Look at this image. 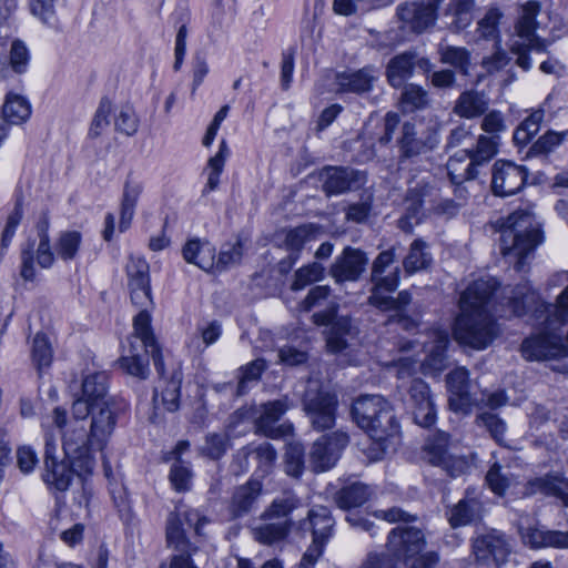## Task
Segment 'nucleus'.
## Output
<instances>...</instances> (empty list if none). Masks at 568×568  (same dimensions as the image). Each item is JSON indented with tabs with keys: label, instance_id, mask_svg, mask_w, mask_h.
I'll return each instance as SVG.
<instances>
[{
	"label": "nucleus",
	"instance_id": "obj_1",
	"mask_svg": "<svg viewBox=\"0 0 568 568\" xmlns=\"http://www.w3.org/2000/svg\"><path fill=\"white\" fill-rule=\"evenodd\" d=\"M509 307L516 316H523L527 310L534 308L532 316L540 321L541 332L521 344V354L526 359L547 361L568 356V345L555 333L568 321V286L556 304H549L540 301L528 284L518 285L511 291Z\"/></svg>",
	"mask_w": 568,
	"mask_h": 568
},
{
	"label": "nucleus",
	"instance_id": "obj_2",
	"mask_svg": "<svg viewBox=\"0 0 568 568\" xmlns=\"http://www.w3.org/2000/svg\"><path fill=\"white\" fill-rule=\"evenodd\" d=\"M496 288V280L480 278L463 292L459 300L460 314L454 326L457 342L475 349H484L496 338L497 325L487 310L488 301Z\"/></svg>",
	"mask_w": 568,
	"mask_h": 568
},
{
	"label": "nucleus",
	"instance_id": "obj_3",
	"mask_svg": "<svg viewBox=\"0 0 568 568\" xmlns=\"http://www.w3.org/2000/svg\"><path fill=\"white\" fill-rule=\"evenodd\" d=\"M352 415L378 447L376 458H381L389 448L394 449L399 437V424L393 407L384 397L361 396L352 406Z\"/></svg>",
	"mask_w": 568,
	"mask_h": 568
},
{
	"label": "nucleus",
	"instance_id": "obj_4",
	"mask_svg": "<svg viewBox=\"0 0 568 568\" xmlns=\"http://www.w3.org/2000/svg\"><path fill=\"white\" fill-rule=\"evenodd\" d=\"M500 254L521 271L526 256L542 241L540 224L529 210H518L496 222Z\"/></svg>",
	"mask_w": 568,
	"mask_h": 568
},
{
	"label": "nucleus",
	"instance_id": "obj_5",
	"mask_svg": "<svg viewBox=\"0 0 568 568\" xmlns=\"http://www.w3.org/2000/svg\"><path fill=\"white\" fill-rule=\"evenodd\" d=\"M207 524L206 517L195 509L171 513L166 520V544L174 554L169 562L161 564L160 568H197L192 556L197 548L185 536L184 525L193 527L196 535H202V528Z\"/></svg>",
	"mask_w": 568,
	"mask_h": 568
},
{
	"label": "nucleus",
	"instance_id": "obj_6",
	"mask_svg": "<svg viewBox=\"0 0 568 568\" xmlns=\"http://www.w3.org/2000/svg\"><path fill=\"white\" fill-rule=\"evenodd\" d=\"M49 227V214L42 212L36 224L38 244L34 239H28L21 248L20 275L24 281H34L37 275L34 261L41 268H50L54 264L55 256L51 247Z\"/></svg>",
	"mask_w": 568,
	"mask_h": 568
},
{
	"label": "nucleus",
	"instance_id": "obj_7",
	"mask_svg": "<svg viewBox=\"0 0 568 568\" xmlns=\"http://www.w3.org/2000/svg\"><path fill=\"white\" fill-rule=\"evenodd\" d=\"M307 519L301 523V529H310L313 536V544L307 548L300 562L298 568H312L322 556L325 542L332 535L334 519L327 507L317 506L308 510Z\"/></svg>",
	"mask_w": 568,
	"mask_h": 568
},
{
	"label": "nucleus",
	"instance_id": "obj_8",
	"mask_svg": "<svg viewBox=\"0 0 568 568\" xmlns=\"http://www.w3.org/2000/svg\"><path fill=\"white\" fill-rule=\"evenodd\" d=\"M304 409L316 430L332 428L335 423L336 396L317 389V383L308 381L304 395Z\"/></svg>",
	"mask_w": 568,
	"mask_h": 568
},
{
	"label": "nucleus",
	"instance_id": "obj_9",
	"mask_svg": "<svg viewBox=\"0 0 568 568\" xmlns=\"http://www.w3.org/2000/svg\"><path fill=\"white\" fill-rule=\"evenodd\" d=\"M449 393V407L455 413L468 414L474 406L484 400V394L478 396L475 385L469 379V372L465 367H457L446 376Z\"/></svg>",
	"mask_w": 568,
	"mask_h": 568
},
{
	"label": "nucleus",
	"instance_id": "obj_10",
	"mask_svg": "<svg viewBox=\"0 0 568 568\" xmlns=\"http://www.w3.org/2000/svg\"><path fill=\"white\" fill-rule=\"evenodd\" d=\"M444 0H418L400 3L396 16L403 29L422 34L433 28L437 21V10Z\"/></svg>",
	"mask_w": 568,
	"mask_h": 568
},
{
	"label": "nucleus",
	"instance_id": "obj_11",
	"mask_svg": "<svg viewBox=\"0 0 568 568\" xmlns=\"http://www.w3.org/2000/svg\"><path fill=\"white\" fill-rule=\"evenodd\" d=\"M473 554L477 561L496 565L505 562L511 552L509 538L500 530L488 529L473 538Z\"/></svg>",
	"mask_w": 568,
	"mask_h": 568
},
{
	"label": "nucleus",
	"instance_id": "obj_12",
	"mask_svg": "<svg viewBox=\"0 0 568 568\" xmlns=\"http://www.w3.org/2000/svg\"><path fill=\"white\" fill-rule=\"evenodd\" d=\"M423 458L430 465L440 467L452 477L460 476L468 469V463L464 457L448 452V435L443 432L428 439Z\"/></svg>",
	"mask_w": 568,
	"mask_h": 568
},
{
	"label": "nucleus",
	"instance_id": "obj_13",
	"mask_svg": "<svg viewBox=\"0 0 568 568\" xmlns=\"http://www.w3.org/2000/svg\"><path fill=\"white\" fill-rule=\"evenodd\" d=\"M337 308V303L331 302L325 311L316 312L312 315L314 324L318 326L332 323L326 337V346L332 353H337L346 348L348 337L353 335L354 331L352 321L348 317H338L333 322Z\"/></svg>",
	"mask_w": 568,
	"mask_h": 568
},
{
	"label": "nucleus",
	"instance_id": "obj_14",
	"mask_svg": "<svg viewBox=\"0 0 568 568\" xmlns=\"http://www.w3.org/2000/svg\"><path fill=\"white\" fill-rule=\"evenodd\" d=\"M368 265V257L359 248L347 246L337 255L328 268V275L336 284L356 282Z\"/></svg>",
	"mask_w": 568,
	"mask_h": 568
},
{
	"label": "nucleus",
	"instance_id": "obj_15",
	"mask_svg": "<svg viewBox=\"0 0 568 568\" xmlns=\"http://www.w3.org/2000/svg\"><path fill=\"white\" fill-rule=\"evenodd\" d=\"M527 172L521 165L499 160L493 166L491 190L497 196H509L521 190Z\"/></svg>",
	"mask_w": 568,
	"mask_h": 568
},
{
	"label": "nucleus",
	"instance_id": "obj_16",
	"mask_svg": "<svg viewBox=\"0 0 568 568\" xmlns=\"http://www.w3.org/2000/svg\"><path fill=\"white\" fill-rule=\"evenodd\" d=\"M348 437L345 433L336 432L331 435H324L318 438L311 452V464L314 471H325L332 468L342 452L347 445Z\"/></svg>",
	"mask_w": 568,
	"mask_h": 568
},
{
	"label": "nucleus",
	"instance_id": "obj_17",
	"mask_svg": "<svg viewBox=\"0 0 568 568\" xmlns=\"http://www.w3.org/2000/svg\"><path fill=\"white\" fill-rule=\"evenodd\" d=\"M541 6L536 0L527 1L521 6L520 16L515 24V31L520 41L534 52H546L549 41L536 36L538 23L536 17L540 12Z\"/></svg>",
	"mask_w": 568,
	"mask_h": 568
},
{
	"label": "nucleus",
	"instance_id": "obj_18",
	"mask_svg": "<svg viewBox=\"0 0 568 568\" xmlns=\"http://www.w3.org/2000/svg\"><path fill=\"white\" fill-rule=\"evenodd\" d=\"M128 286L132 303L138 307L152 305L149 264L144 258L130 257L126 264Z\"/></svg>",
	"mask_w": 568,
	"mask_h": 568
},
{
	"label": "nucleus",
	"instance_id": "obj_19",
	"mask_svg": "<svg viewBox=\"0 0 568 568\" xmlns=\"http://www.w3.org/2000/svg\"><path fill=\"white\" fill-rule=\"evenodd\" d=\"M407 405L410 407L414 420L422 427H430L436 420V410L428 385L415 378L408 388Z\"/></svg>",
	"mask_w": 568,
	"mask_h": 568
},
{
	"label": "nucleus",
	"instance_id": "obj_20",
	"mask_svg": "<svg viewBox=\"0 0 568 568\" xmlns=\"http://www.w3.org/2000/svg\"><path fill=\"white\" fill-rule=\"evenodd\" d=\"M322 190L327 196L343 194L363 183L359 171L344 166H325L320 172Z\"/></svg>",
	"mask_w": 568,
	"mask_h": 568
},
{
	"label": "nucleus",
	"instance_id": "obj_21",
	"mask_svg": "<svg viewBox=\"0 0 568 568\" xmlns=\"http://www.w3.org/2000/svg\"><path fill=\"white\" fill-rule=\"evenodd\" d=\"M449 335L444 329H435L428 341L424 342L425 358L420 361V368L426 375H437L447 367L446 348Z\"/></svg>",
	"mask_w": 568,
	"mask_h": 568
},
{
	"label": "nucleus",
	"instance_id": "obj_22",
	"mask_svg": "<svg viewBox=\"0 0 568 568\" xmlns=\"http://www.w3.org/2000/svg\"><path fill=\"white\" fill-rule=\"evenodd\" d=\"M148 307H140L141 311L133 320L134 332L129 338V343L138 344L142 347H151V355L155 369L160 376L164 374V364L162 359L161 351L155 342L154 335L151 329V316L148 312Z\"/></svg>",
	"mask_w": 568,
	"mask_h": 568
},
{
	"label": "nucleus",
	"instance_id": "obj_23",
	"mask_svg": "<svg viewBox=\"0 0 568 568\" xmlns=\"http://www.w3.org/2000/svg\"><path fill=\"white\" fill-rule=\"evenodd\" d=\"M425 546L422 530L413 527H396L388 535V550L397 558H409L420 552Z\"/></svg>",
	"mask_w": 568,
	"mask_h": 568
},
{
	"label": "nucleus",
	"instance_id": "obj_24",
	"mask_svg": "<svg viewBox=\"0 0 568 568\" xmlns=\"http://www.w3.org/2000/svg\"><path fill=\"white\" fill-rule=\"evenodd\" d=\"M284 501L274 500L262 515L266 523L254 528V538L261 544L272 545L284 536Z\"/></svg>",
	"mask_w": 568,
	"mask_h": 568
},
{
	"label": "nucleus",
	"instance_id": "obj_25",
	"mask_svg": "<svg viewBox=\"0 0 568 568\" xmlns=\"http://www.w3.org/2000/svg\"><path fill=\"white\" fill-rule=\"evenodd\" d=\"M526 493L554 496L568 507V478L560 474L550 473L530 479L526 485Z\"/></svg>",
	"mask_w": 568,
	"mask_h": 568
},
{
	"label": "nucleus",
	"instance_id": "obj_26",
	"mask_svg": "<svg viewBox=\"0 0 568 568\" xmlns=\"http://www.w3.org/2000/svg\"><path fill=\"white\" fill-rule=\"evenodd\" d=\"M519 534L524 544L531 548L552 547L568 549V530H541L537 527L519 526Z\"/></svg>",
	"mask_w": 568,
	"mask_h": 568
},
{
	"label": "nucleus",
	"instance_id": "obj_27",
	"mask_svg": "<svg viewBox=\"0 0 568 568\" xmlns=\"http://www.w3.org/2000/svg\"><path fill=\"white\" fill-rule=\"evenodd\" d=\"M377 78L378 70L367 65L357 71L338 73L336 84L342 92L365 93L372 90Z\"/></svg>",
	"mask_w": 568,
	"mask_h": 568
},
{
	"label": "nucleus",
	"instance_id": "obj_28",
	"mask_svg": "<svg viewBox=\"0 0 568 568\" xmlns=\"http://www.w3.org/2000/svg\"><path fill=\"white\" fill-rule=\"evenodd\" d=\"M116 424L115 405L95 406L92 413L91 436L95 440L97 449H102L106 439L111 436Z\"/></svg>",
	"mask_w": 568,
	"mask_h": 568
},
{
	"label": "nucleus",
	"instance_id": "obj_29",
	"mask_svg": "<svg viewBox=\"0 0 568 568\" xmlns=\"http://www.w3.org/2000/svg\"><path fill=\"white\" fill-rule=\"evenodd\" d=\"M129 344L128 354L119 359L120 367L133 377L146 379L150 375L151 347H136L138 344Z\"/></svg>",
	"mask_w": 568,
	"mask_h": 568
},
{
	"label": "nucleus",
	"instance_id": "obj_30",
	"mask_svg": "<svg viewBox=\"0 0 568 568\" xmlns=\"http://www.w3.org/2000/svg\"><path fill=\"white\" fill-rule=\"evenodd\" d=\"M446 168L450 181L456 185L475 180L480 174V169L467 150L458 151L452 155Z\"/></svg>",
	"mask_w": 568,
	"mask_h": 568
},
{
	"label": "nucleus",
	"instance_id": "obj_31",
	"mask_svg": "<svg viewBox=\"0 0 568 568\" xmlns=\"http://www.w3.org/2000/svg\"><path fill=\"white\" fill-rule=\"evenodd\" d=\"M185 262L199 266L203 271H211L215 265V247L209 241L193 239L182 248Z\"/></svg>",
	"mask_w": 568,
	"mask_h": 568
},
{
	"label": "nucleus",
	"instance_id": "obj_32",
	"mask_svg": "<svg viewBox=\"0 0 568 568\" xmlns=\"http://www.w3.org/2000/svg\"><path fill=\"white\" fill-rule=\"evenodd\" d=\"M108 375L104 372L87 375L82 381L81 396L95 406L115 405V399L108 396Z\"/></svg>",
	"mask_w": 568,
	"mask_h": 568
},
{
	"label": "nucleus",
	"instance_id": "obj_33",
	"mask_svg": "<svg viewBox=\"0 0 568 568\" xmlns=\"http://www.w3.org/2000/svg\"><path fill=\"white\" fill-rule=\"evenodd\" d=\"M436 144L435 139L419 136L415 125L406 122L402 128L399 149L403 158H414L430 151Z\"/></svg>",
	"mask_w": 568,
	"mask_h": 568
},
{
	"label": "nucleus",
	"instance_id": "obj_34",
	"mask_svg": "<svg viewBox=\"0 0 568 568\" xmlns=\"http://www.w3.org/2000/svg\"><path fill=\"white\" fill-rule=\"evenodd\" d=\"M283 415V404L280 400L270 402L262 406V412L256 418V427L267 437L281 438L284 435L281 417Z\"/></svg>",
	"mask_w": 568,
	"mask_h": 568
},
{
	"label": "nucleus",
	"instance_id": "obj_35",
	"mask_svg": "<svg viewBox=\"0 0 568 568\" xmlns=\"http://www.w3.org/2000/svg\"><path fill=\"white\" fill-rule=\"evenodd\" d=\"M73 471L65 460L51 458L44 460L43 481L50 489L65 491L72 480Z\"/></svg>",
	"mask_w": 568,
	"mask_h": 568
},
{
	"label": "nucleus",
	"instance_id": "obj_36",
	"mask_svg": "<svg viewBox=\"0 0 568 568\" xmlns=\"http://www.w3.org/2000/svg\"><path fill=\"white\" fill-rule=\"evenodd\" d=\"M415 54L404 52L392 58L386 68L389 84L399 88L413 75Z\"/></svg>",
	"mask_w": 568,
	"mask_h": 568
},
{
	"label": "nucleus",
	"instance_id": "obj_37",
	"mask_svg": "<svg viewBox=\"0 0 568 568\" xmlns=\"http://www.w3.org/2000/svg\"><path fill=\"white\" fill-rule=\"evenodd\" d=\"M481 513V503L476 497H466L450 509L448 520L454 528L466 526L479 519Z\"/></svg>",
	"mask_w": 568,
	"mask_h": 568
},
{
	"label": "nucleus",
	"instance_id": "obj_38",
	"mask_svg": "<svg viewBox=\"0 0 568 568\" xmlns=\"http://www.w3.org/2000/svg\"><path fill=\"white\" fill-rule=\"evenodd\" d=\"M473 6V0H454L447 6L444 18L449 19L446 26L452 32L458 33L470 24Z\"/></svg>",
	"mask_w": 568,
	"mask_h": 568
},
{
	"label": "nucleus",
	"instance_id": "obj_39",
	"mask_svg": "<svg viewBox=\"0 0 568 568\" xmlns=\"http://www.w3.org/2000/svg\"><path fill=\"white\" fill-rule=\"evenodd\" d=\"M142 191L143 186L141 183L131 180L125 182L121 201L119 223L120 232H124L131 225L135 212V206Z\"/></svg>",
	"mask_w": 568,
	"mask_h": 568
},
{
	"label": "nucleus",
	"instance_id": "obj_40",
	"mask_svg": "<svg viewBox=\"0 0 568 568\" xmlns=\"http://www.w3.org/2000/svg\"><path fill=\"white\" fill-rule=\"evenodd\" d=\"M262 485L258 480H248L245 485L240 486L232 498V513L234 517H241L248 513L261 494Z\"/></svg>",
	"mask_w": 568,
	"mask_h": 568
},
{
	"label": "nucleus",
	"instance_id": "obj_41",
	"mask_svg": "<svg viewBox=\"0 0 568 568\" xmlns=\"http://www.w3.org/2000/svg\"><path fill=\"white\" fill-rule=\"evenodd\" d=\"M371 496L369 488L362 483H353L341 488L334 496L335 504L344 510L361 507Z\"/></svg>",
	"mask_w": 568,
	"mask_h": 568
},
{
	"label": "nucleus",
	"instance_id": "obj_42",
	"mask_svg": "<svg viewBox=\"0 0 568 568\" xmlns=\"http://www.w3.org/2000/svg\"><path fill=\"white\" fill-rule=\"evenodd\" d=\"M488 109V101L484 93L466 91L460 94L455 105V113L462 118H476Z\"/></svg>",
	"mask_w": 568,
	"mask_h": 568
},
{
	"label": "nucleus",
	"instance_id": "obj_43",
	"mask_svg": "<svg viewBox=\"0 0 568 568\" xmlns=\"http://www.w3.org/2000/svg\"><path fill=\"white\" fill-rule=\"evenodd\" d=\"M293 437V426L286 423V475L298 477L304 469L305 452Z\"/></svg>",
	"mask_w": 568,
	"mask_h": 568
},
{
	"label": "nucleus",
	"instance_id": "obj_44",
	"mask_svg": "<svg viewBox=\"0 0 568 568\" xmlns=\"http://www.w3.org/2000/svg\"><path fill=\"white\" fill-rule=\"evenodd\" d=\"M97 448L95 440H92L91 432L88 433L83 426H74L63 434V448L67 454L87 455L89 448Z\"/></svg>",
	"mask_w": 568,
	"mask_h": 568
},
{
	"label": "nucleus",
	"instance_id": "obj_45",
	"mask_svg": "<svg viewBox=\"0 0 568 568\" xmlns=\"http://www.w3.org/2000/svg\"><path fill=\"white\" fill-rule=\"evenodd\" d=\"M499 143L500 136L497 134H480L477 139L475 148L467 151L469 152L478 168L481 170L498 153Z\"/></svg>",
	"mask_w": 568,
	"mask_h": 568
},
{
	"label": "nucleus",
	"instance_id": "obj_46",
	"mask_svg": "<svg viewBox=\"0 0 568 568\" xmlns=\"http://www.w3.org/2000/svg\"><path fill=\"white\" fill-rule=\"evenodd\" d=\"M425 193L417 187L410 189L405 199V215L398 220V226L405 232H412L420 220L423 196Z\"/></svg>",
	"mask_w": 568,
	"mask_h": 568
},
{
	"label": "nucleus",
	"instance_id": "obj_47",
	"mask_svg": "<svg viewBox=\"0 0 568 568\" xmlns=\"http://www.w3.org/2000/svg\"><path fill=\"white\" fill-rule=\"evenodd\" d=\"M433 258L427 250V244L422 240H415L409 247L408 254L403 261L406 273L413 274L427 268Z\"/></svg>",
	"mask_w": 568,
	"mask_h": 568
},
{
	"label": "nucleus",
	"instance_id": "obj_48",
	"mask_svg": "<svg viewBox=\"0 0 568 568\" xmlns=\"http://www.w3.org/2000/svg\"><path fill=\"white\" fill-rule=\"evenodd\" d=\"M31 106L29 102L19 94L9 93L7 95L3 114L1 115L7 123L20 124L29 119Z\"/></svg>",
	"mask_w": 568,
	"mask_h": 568
},
{
	"label": "nucleus",
	"instance_id": "obj_49",
	"mask_svg": "<svg viewBox=\"0 0 568 568\" xmlns=\"http://www.w3.org/2000/svg\"><path fill=\"white\" fill-rule=\"evenodd\" d=\"M439 60L442 63L454 67L462 74H468L470 67V51L464 47L443 45L438 47Z\"/></svg>",
	"mask_w": 568,
	"mask_h": 568
},
{
	"label": "nucleus",
	"instance_id": "obj_50",
	"mask_svg": "<svg viewBox=\"0 0 568 568\" xmlns=\"http://www.w3.org/2000/svg\"><path fill=\"white\" fill-rule=\"evenodd\" d=\"M503 12L498 8H489L485 16L477 22L475 34L477 40H493L495 43L501 42L499 32V22Z\"/></svg>",
	"mask_w": 568,
	"mask_h": 568
},
{
	"label": "nucleus",
	"instance_id": "obj_51",
	"mask_svg": "<svg viewBox=\"0 0 568 568\" xmlns=\"http://www.w3.org/2000/svg\"><path fill=\"white\" fill-rule=\"evenodd\" d=\"M322 229L314 224H303L286 233V248L301 251L307 243L317 241Z\"/></svg>",
	"mask_w": 568,
	"mask_h": 568
},
{
	"label": "nucleus",
	"instance_id": "obj_52",
	"mask_svg": "<svg viewBox=\"0 0 568 568\" xmlns=\"http://www.w3.org/2000/svg\"><path fill=\"white\" fill-rule=\"evenodd\" d=\"M325 277V267L318 262H312L307 265L300 267L295 274L294 280L291 284L292 291H301L306 286L321 282Z\"/></svg>",
	"mask_w": 568,
	"mask_h": 568
},
{
	"label": "nucleus",
	"instance_id": "obj_53",
	"mask_svg": "<svg viewBox=\"0 0 568 568\" xmlns=\"http://www.w3.org/2000/svg\"><path fill=\"white\" fill-rule=\"evenodd\" d=\"M427 104L428 94L423 88L416 84L405 85L399 100L403 112H414L424 109Z\"/></svg>",
	"mask_w": 568,
	"mask_h": 568
},
{
	"label": "nucleus",
	"instance_id": "obj_54",
	"mask_svg": "<svg viewBox=\"0 0 568 568\" xmlns=\"http://www.w3.org/2000/svg\"><path fill=\"white\" fill-rule=\"evenodd\" d=\"M545 113L542 110L534 111L526 118L514 132V141L517 145L527 144L531 138L539 131Z\"/></svg>",
	"mask_w": 568,
	"mask_h": 568
},
{
	"label": "nucleus",
	"instance_id": "obj_55",
	"mask_svg": "<svg viewBox=\"0 0 568 568\" xmlns=\"http://www.w3.org/2000/svg\"><path fill=\"white\" fill-rule=\"evenodd\" d=\"M81 240L82 236L78 231H65L60 233L55 243L58 256L63 261L73 260L80 248Z\"/></svg>",
	"mask_w": 568,
	"mask_h": 568
},
{
	"label": "nucleus",
	"instance_id": "obj_56",
	"mask_svg": "<svg viewBox=\"0 0 568 568\" xmlns=\"http://www.w3.org/2000/svg\"><path fill=\"white\" fill-rule=\"evenodd\" d=\"M182 383V374L174 372L165 387L161 390L160 398L163 407L171 413H174L180 407V388Z\"/></svg>",
	"mask_w": 568,
	"mask_h": 568
},
{
	"label": "nucleus",
	"instance_id": "obj_57",
	"mask_svg": "<svg viewBox=\"0 0 568 568\" xmlns=\"http://www.w3.org/2000/svg\"><path fill=\"white\" fill-rule=\"evenodd\" d=\"M53 352L47 336L37 333L32 342V361L40 371L51 365Z\"/></svg>",
	"mask_w": 568,
	"mask_h": 568
},
{
	"label": "nucleus",
	"instance_id": "obj_58",
	"mask_svg": "<svg viewBox=\"0 0 568 568\" xmlns=\"http://www.w3.org/2000/svg\"><path fill=\"white\" fill-rule=\"evenodd\" d=\"M412 301L407 291H403L396 298L388 295L374 294L368 297V303L382 311H400Z\"/></svg>",
	"mask_w": 568,
	"mask_h": 568
},
{
	"label": "nucleus",
	"instance_id": "obj_59",
	"mask_svg": "<svg viewBox=\"0 0 568 568\" xmlns=\"http://www.w3.org/2000/svg\"><path fill=\"white\" fill-rule=\"evenodd\" d=\"M242 255H243V245L240 240H237L235 243H226L222 247L217 260H215L214 267L219 271H224L227 267L240 263Z\"/></svg>",
	"mask_w": 568,
	"mask_h": 568
},
{
	"label": "nucleus",
	"instance_id": "obj_60",
	"mask_svg": "<svg viewBox=\"0 0 568 568\" xmlns=\"http://www.w3.org/2000/svg\"><path fill=\"white\" fill-rule=\"evenodd\" d=\"M266 368L265 361L257 358L240 368L237 395L246 393V384L250 382H256L264 369Z\"/></svg>",
	"mask_w": 568,
	"mask_h": 568
},
{
	"label": "nucleus",
	"instance_id": "obj_61",
	"mask_svg": "<svg viewBox=\"0 0 568 568\" xmlns=\"http://www.w3.org/2000/svg\"><path fill=\"white\" fill-rule=\"evenodd\" d=\"M477 424L485 427L498 444H505L507 426L506 423L497 415L491 413H483L477 417Z\"/></svg>",
	"mask_w": 568,
	"mask_h": 568
},
{
	"label": "nucleus",
	"instance_id": "obj_62",
	"mask_svg": "<svg viewBox=\"0 0 568 568\" xmlns=\"http://www.w3.org/2000/svg\"><path fill=\"white\" fill-rule=\"evenodd\" d=\"M112 111V104L109 99H101L99 106L94 113L89 135L91 138H98L101 135L102 131L108 128L110 124L109 115Z\"/></svg>",
	"mask_w": 568,
	"mask_h": 568
},
{
	"label": "nucleus",
	"instance_id": "obj_63",
	"mask_svg": "<svg viewBox=\"0 0 568 568\" xmlns=\"http://www.w3.org/2000/svg\"><path fill=\"white\" fill-rule=\"evenodd\" d=\"M332 290L328 285H316L312 287L305 298L298 304L301 312H310L322 306L331 296Z\"/></svg>",
	"mask_w": 568,
	"mask_h": 568
},
{
	"label": "nucleus",
	"instance_id": "obj_64",
	"mask_svg": "<svg viewBox=\"0 0 568 568\" xmlns=\"http://www.w3.org/2000/svg\"><path fill=\"white\" fill-rule=\"evenodd\" d=\"M567 132H546L532 144L530 153L544 154L551 152L556 146H558L562 142Z\"/></svg>",
	"mask_w": 568,
	"mask_h": 568
}]
</instances>
